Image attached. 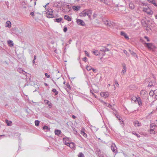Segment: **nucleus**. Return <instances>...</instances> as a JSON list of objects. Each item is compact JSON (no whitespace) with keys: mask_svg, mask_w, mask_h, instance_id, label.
Listing matches in <instances>:
<instances>
[{"mask_svg":"<svg viewBox=\"0 0 157 157\" xmlns=\"http://www.w3.org/2000/svg\"><path fill=\"white\" fill-rule=\"evenodd\" d=\"M92 14V11L91 10H84L81 13V16L85 17L86 16H88L90 18L91 17Z\"/></svg>","mask_w":157,"mask_h":157,"instance_id":"obj_1","label":"nucleus"},{"mask_svg":"<svg viewBox=\"0 0 157 157\" xmlns=\"http://www.w3.org/2000/svg\"><path fill=\"white\" fill-rule=\"evenodd\" d=\"M103 22L104 24L107 26L112 27L114 25V23L110 20H105Z\"/></svg>","mask_w":157,"mask_h":157,"instance_id":"obj_2","label":"nucleus"},{"mask_svg":"<svg viewBox=\"0 0 157 157\" xmlns=\"http://www.w3.org/2000/svg\"><path fill=\"white\" fill-rule=\"evenodd\" d=\"M143 10L147 14L151 15L153 14L152 11L149 8H144Z\"/></svg>","mask_w":157,"mask_h":157,"instance_id":"obj_3","label":"nucleus"},{"mask_svg":"<svg viewBox=\"0 0 157 157\" xmlns=\"http://www.w3.org/2000/svg\"><path fill=\"white\" fill-rule=\"evenodd\" d=\"M77 24L79 25L84 26L85 25L84 21L80 19H77L76 21Z\"/></svg>","mask_w":157,"mask_h":157,"instance_id":"obj_4","label":"nucleus"},{"mask_svg":"<svg viewBox=\"0 0 157 157\" xmlns=\"http://www.w3.org/2000/svg\"><path fill=\"white\" fill-rule=\"evenodd\" d=\"M111 150L114 153H117V147L114 143H112L111 145Z\"/></svg>","mask_w":157,"mask_h":157,"instance_id":"obj_5","label":"nucleus"},{"mask_svg":"<svg viewBox=\"0 0 157 157\" xmlns=\"http://www.w3.org/2000/svg\"><path fill=\"white\" fill-rule=\"evenodd\" d=\"M100 95L102 97H105V98L108 97L109 96V93L107 92H101V93Z\"/></svg>","mask_w":157,"mask_h":157,"instance_id":"obj_6","label":"nucleus"},{"mask_svg":"<svg viewBox=\"0 0 157 157\" xmlns=\"http://www.w3.org/2000/svg\"><path fill=\"white\" fill-rule=\"evenodd\" d=\"M146 47H147L149 49H152L153 48V44L152 43H146Z\"/></svg>","mask_w":157,"mask_h":157,"instance_id":"obj_7","label":"nucleus"},{"mask_svg":"<svg viewBox=\"0 0 157 157\" xmlns=\"http://www.w3.org/2000/svg\"><path fill=\"white\" fill-rule=\"evenodd\" d=\"M46 17L48 18H54L55 17L54 15L52 13H50L48 12H46Z\"/></svg>","mask_w":157,"mask_h":157,"instance_id":"obj_8","label":"nucleus"},{"mask_svg":"<svg viewBox=\"0 0 157 157\" xmlns=\"http://www.w3.org/2000/svg\"><path fill=\"white\" fill-rule=\"evenodd\" d=\"M120 34L121 35L124 36L126 39L127 40L129 39V38L128 36L124 32L121 31V32Z\"/></svg>","mask_w":157,"mask_h":157,"instance_id":"obj_9","label":"nucleus"},{"mask_svg":"<svg viewBox=\"0 0 157 157\" xmlns=\"http://www.w3.org/2000/svg\"><path fill=\"white\" fill-rule=\"evenodd\" d=\"M55 133L56 135L60 136H61L60 135L61 133V132L60 130L55 129Z\"/></svg>","mask_w":157,"mask_h":157,"instance_id":"obj_10","label":"nucleus"},{"mask_svg":"<svg viewBox=\"0 0 157 157\" xmlns=\"http://www.w3.org/2000/svg\"><path fill=\"white\" fill-rule=\"evenodd\" d=\"M123 69L121 73L122 75H123L125 73V72H126V66L124 64L123 65Z\"/></svg>","mask_w":157,"mask_h":157,"instance_id":"obj_11","label":"nucleus"},{"mask_svg":"<svg viewBox=\"0 0 157 157\" xmlns=\"http://www.w3.org/2000/svg\"><path fill=\"white\" fill-rule=\"evenodd\" d=\"M72 8L74 10L78 11L79 10L81 7L79 6H73Z\"/></svg>","mask_w":157,"mask_h":157,"instance_id":"obj_12","label":"nucleus"},{"mask_svg":"<svg viewBox=\"0 0 157 157\" xmlns=\"http://www.w3.org/2000/svg\"><path fill=\"white\" fill-rule=\"evenodd\" d=\"M44 102L48 105L49 108H51L52 107V105L49 101L47 100H44Z\"/></svg>","mask_w":157,"mask_h":157,"instance_id":"obj_13","label":"nucleus"},{"mask_svg":"<svg viewBox=\"0 0 157 157\" xmlns=\"http://www.w3.org/2000/svg\"><path fill=\"white\" fill-rule=\"evenodd\" d=\"M5 26L6 27H8L10 28L11 27V23L10 21H7L6 23Z\"/></svg>","mask_w":157,"mask_h":157,"instance_id":"obj_14","label":"nucleus"},{"mask_svg":"<svg viewBox=\"0 0 157 157\" xmlns=\"http://www.w3.org/2000/svg\"><path fill=\"white\" fill-rule=\"evenodd\" d=\"M140 94L141 96H143V95L145 96H147V93L145 90H142L140 91Z\"/></svg>","mask_w":157,"mask_h":157,"instance_id":"obj_15","label":"nucleus"},{"mask_svg":"<svg viewBox=\"0 0 157 157\" xmlns=\"http://www.w3.org/2000/svg\"><path fill=\"white\" fill-rule=\"evenodd\" d=\"M136 102H137L139 106H140L142 105V101L141 100L140 98L138 97Z\"/></svg>","mask_w":157,"mask_h":157,"instance_id":"obj_16","label":"nucleus"},{"mask_svg":"<svg viewBox=\"0 0 157 157\" xmlns=\"http://www.w3.org/2000/svg\"><path fill=\"white\" fill-rule=\"evenodd\" d=\"M43 129L46 132H47L50 131V128L47 126L44 125L43 127Z\"/></svg>","mask_w":157,"mask_h":157,"instance_id":"obj_17","label":"nucleus"},{"mask_svg":"<svg viewBox=\"0 0 157 157\" xmlns=\"http://www.w3.org/2000/svg\"><path fill=\"white\" fill-rule=\"evenodd\" d=\"M93 53L96 56H98L100 54V53L97 50H94L92 51Z\"/></svg>","mask_w":157,"mask_h":157,"instance_id":"obj_18","label":"nucleus"},{"mask_svg":"<svg viewBox=\"0 0 157 157\" xmlns=\"http://www.w3.org/2000/svg\"><path fill=\"white\" fill-rule=\"evenodd\" d=\"M5 122L8 126H11L12 125V122L11 121H9L7 119L5 120Z\"/></svg>","mask_w":157,"mask_h":157,"instance_id":"obj_19","label":"nucleus"},{"mask_svg":"<svg viewBox=\"0 0 157 157\" xmlns=\"http://www.w3.org/2000/svg\"><path fill=\"white\" fill-rule=\"evenodd\" d=\"M75 144L71 142L70 143L68 146H69L72 149H73L75 147Z\"/></svg>","mask_w":157,"mask_h":157,"instance_id":"obj_20","label":"nucleus"},{"mask_svg":"<svg viewBox=\"0 0 157 157\" xmlns=\"http://www.w3.org/2000/svg\"><path fill=\"white\" fill-rule=\"evenodd\" d=\"M64 18L66 20H67L68 21H71V19L70 17L67 15H66L64 16Z\"/></svg>","mask_w":157,"mask_h":157,"instance_id":"obj_21","label":"nucleus"},{"mask_svg":"<svg viewBox=\"0 0 157 157\" xmlns=\"http://www.w3.org/2000/svg\"><path fill=\"white\" fill-rule=\"evenodd\" d=\"M142 25L144 27H146L147 25V23L143 19L141 21Z\"/></svg>","mask_w":157,"mask_h":157,"instance_id":"obj_22","label":"nucleus"},{"mask_svg":"<svg viewBox=\"0 0 157 157\" xmlns=\"http://www.w3.org/2000/svg\"><path fill=\"white\" fill-rule=\"evenodd\" d=\"M62 20V18L61 17H60L59 18L55 19L54 20V21L59 23Z\"/></svg>","mask_w":157,"mask_h":157,"instance_id":"obj_23","label":"nucleus"},{"mask_svg":"<svg viewBox=\"0 0 157 157\" xmlns=\"http://www.w3.org/2000/svg\"><path fill=\"white\" fill-rule=\"evenodd\" d=\"M67 139V137H65L63 138V143H64V144L65 145H67V146H68L70 143L67 142V141H66V140H65V139Z\"/></svg>","mask_w":157,"mask_h":157,"instance_id":"obj_24","label":"nucleus"},{"mask_svg":"<svg viewBox=\"0 0 157 157\" xmlns=\"http://www.w3.org/2000/svg\"><path fill=\"white\" fill-rule=\"evenodd\" d=\"M129 8L131 9H133L135 8L134 4L132 2H130L129 3Z\"/></svg>","mask_w":157,"mask_h":157,"instance_id":"obj_25","label":"nucleus"},{"mask_svg":"<svg viewBox=\"0 0 157 157\" xmlns=\"http://www.w3.org/2000/svg\"><path fill=\"white\" fill-rule=\"evenodd\" d=\"M8 44L9 46L10 47H12L13 46V42L11 40H9L8 41Z\"/></svg>","mask_w":157,"mask_h":157,"instance_id":"obj_26","label":"nucleus"},{"mask_svg":"<svg viewBox=\"0 0 157 157\" xmlns=\"http://www.w3.org/2000/svg\"><path fill=\"white\" fill-rule=\"evenodd\" d=\"M135 126L139 127L141 126V123L138 121H136L135 122Z\"/></svg>","mask_w":157,"mask_h":157,"instance_id":"obj_27","label":"nucleus"},{"mask_svg":"<svg viewBox=\"0 0 157 157\" xmlns=\"http://www.w3.org/2000/svg\"><path fill=\"white\" fill-rule=\"evenodd\" d=\"M17 71L20 73L24 74L25 71H24L21 68H19L17 69Z\"/></svg>","mask_w":157,"mask_h":157,"instance_id":"obj_28","label":"nucleus"},{"mask_svg":"<svg viewBox=\"0 0 157 157\" xmlns=\"http://www.w3.org/2000/svg\"><path fill=\"white\" fill-rule=\"evenodd\" d=\"M21 5L22 6L23 8H26V4L25 2L23 1L21 3Z\"/></svg>","mask_w":157,"mask_h":157,"instance_id":"obj_29","label":"nucleus"},{"mask_svg":"<svg viewBox=\"0 0 157 157\" xmlns=\"http://www.w3.org/2000/svg\"><path fill=\"white\" fill-rule=\"evenodd\" d=\"M129 52L131 53V54L134 56H136L137 57H138L137 55L133 51H131V50H129Z\"/></svg>","mask_w":157,"mask_h":157,"instance_id":"obj_30","label":"nucleus"},{"mask_svg":"<svg viewBox=\"0 0 157 157\" xmlns=\"http://www.w3.org/2000/svg\"><path fill=\"white\" fill-rule=\"evenodd\" d=\"M137 99L138 98H136L135 96H133L131 98V100L132 101H134L135 102H136Z\"/></svg>","mask_w":157,"mask_h":157,"instance_id":"obj_31","label":"nucleus"},{"mask_svg":"<svg viewBox=\"0 0 157 157\" xmlns=\"http://www.w3.org/2000/svg\"><path fill=\"white\" fill-rule=\"evenodd\" d=\"M153 127H157V125L156 124L155 122L154 123H152L150 124V127L151 128H153Z\"/></svg>","mask_w":157,"mask_h":157,"instance_id":"obj_32","label":"nucleus"},{"mask_svg":"<svg viewBox=\"0 0 157 157\" xmlns=\"http://www.w3.org/2000/svg\"><path fill=\"white\" fill-rule=\"evenodd\" d=\"M52 91L53 92H54L55 93V95H57L58 94V91H57L56 90V89L55 88L53 89L52 90Z\"/></svg>","mask_w":157,"mask_h":157,"instance_id":"obj_33","label":"nucleus"},{"mask_svg":"<svg viewBox=\"0 0 157 157\" xmlns=\"http://www.w3.org/2000/svg\"><path fill=\"white\" fill-rule=\"evenodd\" d=\"M132 133L135 135L137 137L140 138V136L137 133L135 132V131H133L132 132Z\"/></svg>","mask_w":157,"mask_h":157,"instance_id":"obj_34","label":"nucleus"},{"mask_svg":"<svg viewBox=\"0 0 157 157\" xmlns=\"http://www.w3.org/2000/svg\"><path fill=\"white\" fill-rule=\"evenodd\" d=\"M81 134L84 137H87L86 134L84 132V131H81Z\"/></svg>","mask_w":157,"mask_h":157,"instance_id":"obj_35","label":"nucleus"},{"mask_svg":"<svg viewBox=\"0 0 157 157\" xmlns=\"http://www.w3.org/2000/svg\"><path fill=\"white\" fill-rule=\"evenodd\" d=\"M86 69L88 71H90V70H92V68L91 66H87L86 67Z\"/></svg>","mask_w":157,"mask_h":157,"instance_id":"obj_36","label":"nucleus"},{"mask_svg":"<svg viewBox=\"0 0 157 157\" xmlns=\"http://www.w3.org/2000/svg\"><path fill=\"white\" fill-rule=\"evenodd\" d=\"M78 157H84V154L82 152H80L79 154L78 155Z\"/></svg>","mask_w":157,"mask_h":157,"instance_id":"obj_37","label":"nucleus"},{"mask_svg":"<svg viewBox=\"0 0 157 157\" xmlns=\"http://www.w3.org/2000/svg\"><path fill=\"white\" fill-rule=\"evenodd\" d=\"M40 123L39 121L38 120H36L35 122V125L36 126H38L39 125Z\"/></svg>","mask_w":157,"mask_h":157,"instance_id":"obj_38","label":"nucleus"},{"mask_svg":"<svg viewBox=\"0 0 157 157\" xmlns=\"http://www.w3.org/2000/svg\"><path fill=\"white\" fill-rule=\"evenodd\" d=\"M154 129H151V128L150 129V133L151 134H155V131L153 130Z\"/></svg>","mask_w":157,"mask_h":157,"instance_id":"obj_39","label":"nucleus"},{"mask_svg":"<svg viewBox=\"0 0 157 157\" xmlns=\"http://www.w3.org/2000/svg\"><path fill=\"white\" fill-rule=\"evenodd\" d=\"M154 94V93L153 92V91L152 90V91H150V92L149 93V95L151 96L152 97L153 96Z\"/></svg>","mask_w":157,"mask_h":157,"instance_id":"obj_40","label":"nucleus"},{"mask_svg":"<svg viewBox=\"0 0 157 157\" xmlns=\"http://www.w3.org/2000/svg\"><path fill=\"white\" fill-rule=\"evenodd\" d=\"M105 48V47H103V46H101L100 49V51L104 52Z\"/></svg>","mask_w":157,"mask_h":157,"instance_id":"obj_41","label":"nucleus"},{"mask_svg":"<svg viewBox=\"0 0 157 157\" xmlns=\"http://www.w3.org/2000/svg\"><path fill=\"white\" fill-rule=\"evenodd\" d=\"M53 10L51 9H48V11L47 12H48V13H53Z\"/></svg>","mask_w":157,"mask_h":157,"instance_id":"obj_42","label":"nucleus"},{"mask_svg":"<svg viewBox=\"0 0 157 157\" xmlns=\"http://www.w3.org/2000/svg\"><path fill=\"white\" fill-rule=\"evenodd\" d=\"M123 52L127 56H129V54H128V52L125 50H123Z\"/></svg>","mask_w":157,"mask_h":157,"instance_id":"obj_43","label":"nucleus"},{"mask_svg":"<svg viewBox=\"0 0 157 157\" xmlns=\"http://www.w3.org/2000/svg\"><path fill=\"white\" fill-rule=\"evenodd\" d=\"M141 97H143V98L144 99H146V98H147L148 99V94H147V96H145L143 95V96H141Z\"/></svg>","mask_w":157,"mask_h":157,"instance_id":"obj_44","label":"nucleus"},{"mask_svg":"<svg viewBox=\"0 0 157 157\" xmlns=\"http://www.w3.org/2000/svg\"><path fill=\"white\" fill-rule=\"evenodd\" d=\"M152 82H149L148 85V87H151L153 85Z\"/></svg>","mask_w":157,"mask_h":157,"instance_id":"obj_45","label":"nucleus"},{"mask_svg":"<svg viewBox=\"0 0 157 157\" xmlns=\"http://www.w3.org/2000/svg\"><path fill=\"white\" fill-rule=\"evenodd\" d=\"M110 51L109 49L105 47L104 52H109Z\"/></svg>","mask_w":157,"mask_h":157,"instance_id":"obj_46","label":"nucleus"},{"mask_svg":"<svg viewBox=\"0 0 157 157\" xmlns=\"http://www.w3.org/2000/svg\"><path fill=\"white\" fill-rule=\"evenodd\" d=\"M132 25V23H128L126 25L127 27H131Z\"/></svg>","mask_w":157,"mask_h":157,"instance_id":"obj_47","label":"nucleus"},{"mask_svg":"<svg viewBox=\"0 0 157 157\" xmlns=\"http://www.w3.org/2000/svg\"><path fill=\"white\" fill-rule=\"evenodd\" d=\"M140 41L144 44H146V43L145 42V41L143 39H140Z\"/></svg>","mask_w":157,"mask_h":157,"instance_id":"obj_48","label":"nucleus"},{"mask_svg":"<svg viewBox=\"0 0 157 157\" xmlns=\"http://www.w3.org/2000/svg\"><path fill=\"white\" fill-rule=\"evenodd\" d=\"M153 92L154 93V94L157 97V90H155L153 91Z\"/></svg>","mask_w":157,"mask_h":157,"instance_id":"obj_49","label":"nucleus"},{"mask_svg":"<svg viewBox=\"0 0 157 157\" xmlns=\"http://www.w3.org/2000/svg\"><path fill=\"white\" fill-rule=\"evenodd\" d=\"M144 38L145 39L147 40V41L149 42L150 41V40L149 39L148 37H147V36H144Z\"/></svg>","mask_w":157,"mask_h":157,"instance_id":"obj_50","label":"nucleus"},{"mask_svg":"<svg viewBox=\"0 0 157 157\" xmlns=\"http://www.w3.org/2000/svg\"><path fill=\"white\" fill-rule=\"evenodd\" d=\"M85 54L88 57H89L90 56V54L89 53H88L86 51H85Z\"/></svg>","mask_w":157,"mask_h":157,"instance_id":"obj_51","label":"nucleus"},{"mask_svg":"<svg viewBox=\"0 0 157 157\" xmlns=\"http://www.w3.org/2000/svg\"><path fill=\"white\" fill-rule=\"evenodd\" d=\"M45 75L47 78H49L50 77V75H48L47 73H45Z\"/></svg>","mask_w":157,"mask_h":157,"instance_id":"obj_52","label":"nucleus"},{"mask_svg":"<svg viewBox=\"0 0 157 157\" xmlns=\"http://www.w3.org/2000/svg\"><path fill=\"white\" fill-rule=\"evenodd\" d=\"M155 6L157 7V4L155 3V1H153V2L152 3Z\"/></svg>","mask_w":157,"mask_h":157,"instance_id":"obj_53","label":"nucleus"},{"mask_svg":"<svg viewBox=\"0 0 157 157\" xmlns=\"http://www.w3.org/2000/svg\"><path fill=\"white\" fill-rule=\"evenodd\" d=\"M66 86L67 87V88H68L69 89L70 88V86L69 84L68 83L66 84Z\"/></svg>","mask_w":157,"mask_h":157,"instance_id":"obj_54","label":"nucleus"},{"mask_svg":"<svg viewBox=\"0 0 157 157\" xmlns=\"http://www.w3.org/2000/svg\"><path fill=\"white\" fill-rule=\"evenodd\" d=\"M63 31L66 32L67 30V28L66 27H64L63 29Z\"/></svg>","mask_w":157,"mask_h":157,"instance_id":"obj_55","label":"nucleus"},{"mask_svg":"<svg viewBox=\"0 0 157 157\" xmlns=\"http://www.w3.org/2000/svg\"><path fill=\"white\" fill-rule=\"evenodd\" d=\"M115 84L116 85V86L117 87H118L119 86V84L118 83V82L116 81L115 82Z\"/></svg>","mask_w":157,"mask_h":157,"instance_id":"obj_56","label":"nucleus"},{"mask_svg":"<svg viewBox=\"0 0 157 157\" xmlns=\"http://www.w3.org/2000/svg\"><path fill=\"white\" fill-rule=\"evenodd\" d=\"M92 70L93 72H94L95 73L97 72V70L94 68H92Z\"/></svg>","mask_w":157,"mask_h":157,"instance_id":"obj_57","label":"nucleus"},{"mask_svg":"<svg viewBox=\"0 0 157 157\" xmlns=\"http://www.w3.org/2000/svg\"><path fill=\"white\" fill-rule=\"evenodd\" d=\"M83 59L84 61L86 62L87 61V58L86 57H85Z\"/></svg>","mask_w":157,"mask_h":157,"instance_id":"obj_58","label":"nucleus"},{"mask_svg":"<svg viewBox=\"0 0 157 157\" xmlns=\"http://www.w3.org/2000/svg\"><path fill=\"white\" fill-rule=\"evenodd\" d=\"M155 0H148V1L149 2L152 3L153 2V1H155Z\"/></svg>","mask_w":157,"mask_h":157,"instance_id":"obj_59","label":"nucleus"},{"mask_svg":"<svg viewBox=\"0 0 157 157\" xmlns=\"http://www.w3.org/2000/svg\"><path fill=\"white\" fill-rule=\"evenodd\" d=\"M103 104L105 106H107V104L105 102H104L103 103Z\"/></svg>","mask_w":157,"mask_h":157,"instance_id":"obj_60","label":"nucleus"},{"mask_svg":"<svg viewBox=\"0 0 157 157\" xmlns=\"http://www.w3.org/2000/svg\"><path fill=\"white\" fill-rule=\"evenodd\" d=\"M30 14L32 16H34V13L33 12H32L30 13Z\"/></svg>","mask_w":157,"mask_h":157,"instance_id":"obj_61","label":"nucleus"},{"mask_svg":"<svg viewBox=\"0 0 157 157\" xmlns=\"http://www.w3.org/2000/svg\"><path fill=\"white\" fill-rule=\"evenodd\" d=\"M116 117H117V118L119 119V120H120V122H121V119H120V117H119V116L117 115V116H116Z\"/></svg>","mask_w":157,"mask_h":157,"instance_id":"obj_62","label":"nucleus"},{"mask_svg":"<svg viewBox=\"0 0 157 157\" xmlns=\"http://www.w3.org/2000/svg\"><path fill=\"white\" fill-rule=\"evenodd\" d=\"M36 55L34 56L33 60H36Z\"/></svg>","mask_w":157,"mask_h":157,"instance_id":"obj_63","label":"nucleus"},{"mask_svg":"<svg viewBox=\"0 0 157 157\" xmlns=\"http://www.w3.org/2000/svg\"><path fill=\"white\" fill-rule=\"evenodd\" d=\"M90 93H92V95L93 96L95 95V94L92 91H91L90 90Z\"/></svg>","mask_w":157,"mask_h":157,"instance_id":"obj_64","label":"nucleus"}]
</instances>
